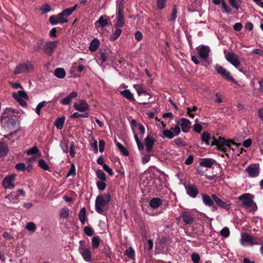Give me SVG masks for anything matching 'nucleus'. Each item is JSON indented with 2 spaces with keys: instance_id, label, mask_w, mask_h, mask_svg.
Masks as SVG:
<instances>
[{
  "instance_id": "nucleus-1",
  "label": "nucleus",
  "mask_w": 263,
  "mask_h": 263,
  "mask_svg": "<svg viewBox=\"0 0 263 263\" xmlns=\"http://www.w3.org/2000/svg\"><path fill=\"white\" fill-rule=\"evenodd\" d=\"M213 139V141L211 142V138L209 133L204 132L202 134L201 140L206 145H215L217 146L219 151H221L227 154V152H230L231 148V144L232 142L230 140H227L223 138L219 137L218 140L215 138Z\"/></svg>"
},
{
  "instance_id": "nucleus-2",
  "label": "nucleus",
  "mask_w": 263,
  "mask_h": 263,
  "mask_svg": "<svg viewBox=\"0 0 263 263\" xmlns=\"http://www.w3.org/2000/svg\"><path fill=\"white\" fill-rule=\"evenodd\" d=\"M111 199L110 193L103 195H99L95 200V210L97 213L100 214H103L105 206L108 205Z\"/></svg>"
},
{
  "instance_id": "nucleus-3",
  "label": "nucleus",
  "mask_w": 263,
  "mask_h": 263,
  "mask_svg": "<svg viewBox=\"0 0 263 263\" xmlns=\"http://www.w3.org/2000/svg\"><path fill=\"white\" fill-rule=\"evenodd\" d=\"M225 58L240 72H243L242 69L240 68L241 63L238 55L233 52H229L226 55Z\"/></svg>"
},
{
  "instance_id": "nucleus-4",
  "label": "nucleus",
  "mask_w": 263,
  "mask_h": 263,
  "mask_svg": "<svg viewBox=\"0 0 263 263\" xmlns=\"http://www.w3.org/2000/svg\"><path fill=\"white\" fill-rule=\"evenodd\" d=\"M33 69L34 67L31 62L27 61L17 65L14 70V73L18 74L22 73L29 72L33 70Z\"/></svg>"
},
{
  "instance_id": "nucleus-5",
  "label": "nucleus",
  "mask_w": 263,
  "mask_h": 263,
  "mask_svg": "<svg viewBox=\"0 0 263 263\" xmlns=\"http://www.w3.org/2000/svg\"><path fill=\"white\" fill-rule=\"evenodd\" d=\"M215 69L224 79L234 84L237 83L235 79L231 75V73L221 65H216L215 66Z\"/></svg>"
},
{
  "instance_id": "nucleus-6",
  "label": "nucleus",
  "mask_w": 263,
  "mask_h": 263,
  "mask_svg": "<svg viewBox=\"0 0 263 263\" xmlns=\"http://www.w3.org/2000/svg\"><path fill=\"white\" fill-rule=\"evenodd\" d=\"M180 133V128L179 126H176L174 128H171L170 129H165L162 132V134L160 136L162 139L168 138L172 139L175 136H178Z\"/></svg>"
},
{
  "instance_id": "nucleus-7",
  "label": "nucleus",
  "mask_w": 263,
  "mask_h": 263,
  "mask_svg": "<svg viewBox=\"0 0 263 263\" xmlns=\"http://www.w3.org/2000/svg\"><path fill=\"white\" fill-rule=\"evenodd\" d=\"M79 252L82 256L83 259L87 262H91L92 260V254L89 249L86 248L83 241H80Z\"/></svg>"
},
{
  "instance_id": "nucleus-8",
  "label": "nucleus",
  "mask_w": 263,
  "mask_h": 263,
  "mask_svg": "<svg viewBox=\"0 0 263 263\" xmlns=\"http://www.w3.org/2000/svg\"><path fill=\"white\" fill-rule=\"evenodd\" d=\"M12 96L21 106L23 107L27 106V103L25 101V99L27 100L29 97L25 92L23 91H18L17 92L13 93L12 94Z\"/></svg>"
},
{
  "instance_id": "nucleus-9",
  "label": "nucleus",
  "mask_w": 263,
  "mask_h": 263,
  "mask_svg": "<svg viewBox=\"0 0 263 263\" xmlns=\"http://www.w3.org/2000/svg\"><path fill=\"white\" fill-rule=\"evenodd\" d=\"M16 175L11 174L6 176L2 181L3 187L6 189H12L14 187L13 184L15 180Z\"/></svg>"
},
{
  "instance_id": "nucleus-10",
  "label": "nucleus",
  "mask_w": 263,
  "mask_h": 263,
  "mask_svg": "<svg viewBox=\"0 0 263 263\" xmlns=\"http://www.w3.org/2000/svg\"><path fill=\"white\" fill-rule=\"evenodd\" d=\"M181 217L184 222L186 225L192 224L195 221V216L190 211H182L181 214Z\"/></svg>"
},
{
  "instance_id": "nucleus-11",
  "label": "nucleus",
  "mask_w": 263,
  "mask_h": 263,
  "mask_svg": "<svg viewBox=\"0 0 263 263\" xmlns=\"http://www.w3.org/2000/svg\"><path fill=\"white\" fill-rule=\"evenodd\" d=\"M255 238L247 233H242L241 235L240 243L243 246H253L257 244L255 242Z\"/></svg>"
},
{
  "instance_id": "nucleus-12",
  "label": "nucleus",
  "mask_w": 263,
  "mask_h": 263,
  "mask_svg": "<svg viewBox=\"0 0 263 263\" xmlns=\"http://www.w3.org/2000/svg\"><path fill=\"white\" fill-rule=\"evenodd\" d=\"M238 199L242 202V205L245 208H250L253 204V197L250 194H243Z\"/></svg>"
},
{
  "instance_id": "nucleus-13",
  "label": "nucleus",
  "mask_w": 263,
  "mask_h": 263,
  "mask_svg": "<svg viewBox=\"0 0 263 263\" xmlns=\"http://www.w3.org/2000/svg\"><path fill=\"white\" fill-rule=\"evenodd\" d=\"M58 43V41H50L46 42L43 46V50L44 52L49 55H51L53 53L54 49L56 48Z\"/></svg>"
},
{
  "instance_id": "nucleus-14",
  "label": "nucleus",
  "mask_w": 263,
  "mask_h": 263,
  "mask_svg": "<svg viewBox=\"0 0 263 263\" xmlns=\"http://www.w3.org/2000/svg\"><path fill=\"white\" fill-rule=\"evenodd\" d=\"M74 109L81 112H87L89 109V105L85 100H80L78 102L73 104Z\"/></svg>"
},
{
  "instance_id": "nucleus-15",
  "label": "nucleus",
  "mask_w": 263,
  "mask_h": 263,
  "mask_svg": "<svg viewBox=\"0 0 263 263\" xmlns=\"http://www.w3.org/2000/svg\"><path fill=\"white\" fill-rule=\"evenodd\" d=\"M246 171L248 173L249 176L252 178L257 177L259 174V166L255 164L248 166L246 168Z\"/></svg>"
},
{
  "instance_id": "nucleus-16",
  "label": "nucleus",
  "mask_w": 263,
  "mask_h": 263,
  "mask_svg": "<svg viewBox=\"0 0 263 263\" xmlns=\"http://www.w3.org/2000/svg\"><path fill=\"white\" fill-rule=\"evenodd\" d=\"M210 51V49L208 46L201 45L198 47V55L203 60H205L209 57Z\"/></svg>"
},
{
  "instance_id": "nucleus-17",
  "label": "nucleus",
  "mask_w": 263,
  "mask_h": 263,
  "mask_svg": "<svg viewBox=\"0 0 263 263\" xmlns=\"http://www.w3.org/2000/svg\"><path fill=\"white\" fill-rule=\"evenodd\" d=\"M191 123L187 119L182 118L177 123V126H181L182 131L183 133L188 132L189 128L191 127Z\"/></svg>"
},
{
  "instance_id": "nucleus-18",
  "label": "nucleus",
  "mask_w": 263,
  "mask_h": 263,
  "mask_svg": "<svg viewBox=\"0 0 263 263\" xmlns=\"http://www.w3.org/2000/svg\"><path fill=\"white\" fill-rule=\"evenodd\" d=\"M146 147V151L149 152L152 151L153 145L156 142V140L154 137L151 135H148L144 140Z\"/></svg>"
},
{
  "instance_id": "nucleus-19",
  "label": "nucleus",
  "mask_w": 263,
  "mask_h": 263,
  "mask_svg": "<svg viewBox=\"0 0 263 263\" xmlns=\"http://www.w3.org/2000/svg\"><path fill=\"white\" fill-rule=\"evenodd\" d=\"M187 194L192 198H195L198 194V190L193 184H189L185 186Z\"/></svg>"
},
{
  "instance_id": "nucleus-20",
  "label": "nucleus",
  "mask_w": 263,
  "mask_h": 263,
  "mask_svg": "<svg viewBox=\"0 0 263 263\" xmlns=\"http://www.w3.org/2000/svg\"><path fill=\"white\" fill-rule=\"evenodd\" d=\"M212 197L213 198L214 201L219 207L227 210L231 208V205L230 204H228L226 202L222 201L216 195L213 194L212 195Z\"/></svg>"
},
{
  "instance_id": "nucleus-21",
  "label": "nucleus",
  "mask_w": 263,
  "mask_h": 263,
  "mask_svg": "<svg viewBox=\"0 0 263 263\" xmlns=\"http://www.w3.org/2000/svg\"><path fill=\"white\" fill-rule=\"evenodd\" d=\"M124 24V13L121 9H119L118 11L117 21L115 24L116 28H121Z\"/></svg>"
},
{
  "instance_id": "nucleus-22",
  "label": "nucleus",
  "mask_w": 263,
  "mask_h": 263,
  "mask_svg": "<svg viewBox=\"0 0 263 263\" xmlns=\"http://www.w3.org/2000/svg\"><path fill=\"white\" fill-rule=\"evenodd\" d=\"M77 97V92L73 91L70 93L66 97L61 100L60 103L64 105H69L71 103L72 99Z\"/></svg>"
},
{
  "instance_id": "nucleus-23",
  "label": "nucleus",
  "mask_w": 263,
  "mask_h": 263,
  "mask_svg": "<svg viewBox=\"0 0 263 263\" xmlns=\"http://www.w3.org/2000/svg\"><path fill=\"white\" fill-rule=\"evenodd\" d=\"M214 163H215V160L212 158H203L200 159L199 165L207 168H211Z\"/></svg>"
},
{
  "instance_id": "nucleus-24",
  "label": "nucleus",
  "mask_w": 263,
  "mask_h": 263,
  "mask_svg": "<svg viewBox=\"0 0 263 263\" xmlns=\"http://www.w3.org/2000/svg\"><path fill=\"white\" fill-rule=\"evenodd\" d=\"M78 217L82 224H85V222L88 220L86 215V209L85 208H82L80 210V211L79 212L78 214Z\"/></svg>"
},
{
  "instance_id": "nucleus-25",
  "label": "nucleus",
  "mask_w": 263,
  "mask_h": 263,
  "mask_svg": "<svg viewBox=\"0 0 263 263\" xmlns=\"http://www.w3.org/2000/svg\"><path fill=\"white\" fill-rule=\"evenodd\" d=\"M202 199L203 202L206 206H211L213 205L214 204V201H213L214 200H213V198L212 197L211 198L210 196H209L206 194H202Z\"/></svg>"
},
{
  "instance_id": "nucleus-26",
  "label": "nucleus",
  "mask_w": 263,
  "mask_h": 263,
  "mask_svg": "<svg viewBox=\"0 0 263 263\" xmlns=\"http://www.w3.org/2000/svg\"><path fill=\"white\" fill-rule=\"evenodd\" d=\"M19 195L14 193H11L9 195L5 197L6 200L12 202L13 203H16L18 202Z\"/></svg>"
},
{
  "instance_id": "nucleus-27",
  "label": "nucleus",
  "mask_w": 263,
  "mask_h": 263,
  "mask_svg": "<svg viewBox=\"0 0 263 263\" xmlns=\"http://www.w3.org/2000/svg\"><path fill=\"white\" fill-rule=\"evenodd\" d=\"M8 152V146L4 143L0 142V157H3L6 156Z\"/></svg>"
},
{
  "instance_id": "nucleus-28",
  "label": "nucleus",
  "mask_w": 263,
  "mask_h": 263,
  "mask_svg": "<svg viewBox=\"0 0 263 263\" xmlns=\"http://www.w3.org/2000/svg\"><path fill=\"white\" fill-rule=\"evenodd\" d=\"M162 203V200L157 197L152 199L149 202L150 206L153 209H157Z\"/></svg>"
},
{
  "instance_id": "nucleus-29",
  "label": "nucleus",
  "mask_w": 263,
  "mask_h": 263,
  "mask_svg": "<svg viewBox=\"0 0 263 263\" xmlns=\"http://www.w3.org/2000/svg\"><path fill=\"white\" fill-rule=\"evenodd\" d=\"M99 45V40L97 38H94L90 44L89 49L90 51L92 52L96 51L98 48Z\"/></svg>"
},
{
  "instance_id": "nucleus-30",
  "label": "nucleus",
  "mask_w": 263,
  "mask_h": 263,
  "mask_svg": "<svg viewBox=\"0 0 263 263\" xmlns=\"http://www.w3.org/2000/svg\"><path fill=\"white\" fill-rule=\"evenodd\" d=\"M79 5L76 4L73 7L68 8L65 10H64L61 13L65 16L66 18L70 16L73 12L78 7Z\"/></svg>"
},
{
  "instance_id": "nucleus-31",
  "label": "nucleus",
  "mask_w": 263,
  "mask_h": 263,
  "mask_svg": "<svg viewBox=\"0 0 263 263\" xmlns=\"http://www.w3.org/2000/svg\"><path fill=\"white\" fill-rule=\"evenodd\" d=\"M54 74L59 79H63L66 76V72L62 68H57L54 71Z\"/></svg>"
},
{
  "instance_id": "nucleus-32",
  "label": "nucleus",
  "mask_w": 263,
  "mask_h": 263,
  "mask_svg": "<svg viewBox=\"0 0 263 263\" xmlns=\"http://www.w3.org/2000/svg\"><path fill=\"white\" fill-rule=\"evenodd\" d=\"M121 94L125 97L126 99L129 101H135V99L133 94L129 89H125L120 92Z\"/></svg>"
},
{
  "instance_id": "nucleus-33",
  "label": "nucleus",
  "mask_w": 263,
  "mask_h": 263,
  "mask_svg": "<svg viewBox=\"0 0 263 263\" xmlns=\"http://www.w3.org/2000/svg\"><path fill=\"white\" fill-rule=\"evenodd\" d=\"M108 24V20L104 19L103 16L100 17L99 19L95 23V25L96 27L98 25H100L101 27H105Z\"/></svg>"
},
{
  "instance_id": "nucleus-34",
  "label": "nucleus",
  "mask_w": 263,
  "mask_h": 263,
  "mask_svg": "<svg viewBox=\"0 0 263 263\" xmlns=\"http://www.w3.org/2000/svg\"><path fill=\"white\" fill-rule=\"evenodd\" d=\"M65 120V118L64 117H62L57 119L55 121L54 125L58 129H61L63 127Z\"/></svg>"
},
{
  "instance_id": "nucleus-35",
  "label": "nucleus",
  "mask_w": 263,
  "mask_h": 263,
  "mask_svg": "<svg viewBox=\"0 0 263 263\" xmlns=\"http://www.w3.org/2000/svg\"><path fill=\"white\" fill-rule=\"evenodd\" d=\"M171 242L172 240L168 237H164L159 240V243L162 248L166 247Z\"/></svg>"
},
{
  "instance_id": "nucleus-36",
  "label": "nucleus",
  "mask_w": 263,
  "mask_h": 263,
  "mask_svg": "<svg viewBox=\"0 0 263 263\" xmlns=\"http://www.w3.org/2000/svg\"><path fill=\"white\" fill-rule=\"evenodd\" d=\"M122 30L120 28H116V29L112 33L110 37V41H115L117 40L121 35Z\"/></svg>"
},
{
  "instance_id": "nucleus-37",
  "label": "nucleus",
  "mask_w": 263,
  "mask_h": 263,
  "mask_svg": "<svg viewBox=\"0 0 263 263\" xmlns=\"http://www.w3.org/2000/svg\"><path fill=\"white\" fill-rule=\"evenodd\" d=\"M69 215V210L67 207L63 208L60 211L59 214L60 218H67Z\"/></svg>"
},
{
  "instance_id": "nucleus-38",
  "label": "nucleus",
  "mask_w": 263,
  "mask_h": 263,
  "mask_svg": "<svg viewBox=\"0 0 263 263\" xmlns=\"http://www.w3.org/2000/svg\"><path fill=\"white\" fill-rule=\"evenodd\" d=\"M229 2L233 8L238 10L240 7L241 2V0H228Z\"/></svg>"
},
{
  "instance_id": "nucleus-39",
  "label": "nucleus",
  "mask_w": 263,
  "mask_h": 263,
  "mask_svg": "<svg viewBox=\"0 0 263 263\" xmlns=\"http://www.w3.org/2000/svg\"><path fill=\"white\" fill-rule=\"evenodd\" d=\"M96 173L97 178L99 179V180L106 181L105 174L102 170L98 169Z\"/></svg>"
},
{
  "instance_id": "nucleus-40",
  "label": "nucleus",
  "mask_w": 263,
  "mask_h": 263,
  "mask_svg": "<svg viewBox=\"0 0 263 263\" xmlns=\"http://www.w3.org/2000/svg\"><path fill=\"white\" fill-rule=\"evenodd\" d=\"M105 182L106 181L102 180H98L96 182V185L99 190L102 191L105 189L106 187V184Z\"/></svg>"
},
{
  "instance_id": "nucleus-41",
  "label": "nucleus",
  "mask_w": 263,
  "mask_h": 263,
  "mask_svg": "<svg viewBox=\"0 0 263 263\" xmlns=\"http://www.w3.org/2000/svg\"><path fill=\"white\" fill-rule=\"evenodd\" d=\"M88 117V112H84L83 114H80L79 112H76L71 115V118H75V119H78V118H87Z\"/></svg>"
},
{
  "instance_id": "nucleus-42",
  "label": "nucleus",
  "mask_w": 263,
  "mask_h": 263,
  "mask_svg": "<svg viewBox=\"0 0 263 263\" xmlns=\"http://www.w3.org/2000/svg\"><path fill=\"white\" fill-rule=\"evenodd\" d=\"M100 239L99 236H94L92 239V246L93 248L97 249L100 245Z\"/></svg>"
},
{
  "instance_id": "nucleus-43",
  "label": "nucleus",
  "mask_w": 263,
  "mask_h": 263,
  "mask_svg": "<svg viewBox=\"0 0 263 263\" xmlns=\"http://www.w3.org/2000/svg\"><path fill=\"white\" fill-rule=\"evenodd\" d=\"M221 6L222 8V12L223 13H227L228 14L231 13V8L227 4L226 2L223 1V3L221 4Z\"/></svg>"
},
{
  "instance_id": "nucleus-44",
  "label": "nucleus",
  "mask_w": 263,
  "mask_h": 263,
  "mask_svg": "<svg viewBox=\"0 0 263 263\" xmlns=\"http://www.w3.org/2000/svg\"><path fill=\"white\" fill-rule=\"evenodd\" d=\"M39 166L42 169L45 171L49 170V167L46 161L43 159H40L39 160Z\"/></svg>"
},
{
  "instance_id": "nucleus-45",
  "label": "nucleus",
  "mask_w": 263,
  "mask_h": 263,
  "mask_svg": "<svg viewBox=\"0 0 263 263\" xmlns=\"http://www.w3.org/2000/svg\"><path fill=\"white\" fill-rule=\"evenodd\" d=\"M116 145L118 149L124 156H127L129 155L128 151L121 143L117 142Z\"/></svg>"
},
{
  "instance_id": "nucleus-46",
  "label": "nucleus",
  "mask_w": 263,
  "mask_h": 263,
  "mask_svg": "<svg viewBox=\"0 0 263 263\" xmlns=\"http://www.w3.org/2000/svg\"><path fill=\"white\" fill-rule=\"evenodd\" d=\"M26 229L29 231L34 232L36 229V227L35 223L30 222L27 223Z\"/></svg>"
},
{
  "instance_id": "nucleus-47",
  "label": "nucleus",
  "mask_w": 263,
  "mask_h": 263,
  "mask_svg": "<svg viewBox=\"0 0 263 263\" xmlns=\"http://www.w3.org/2000/svg\"><path fill=\"white\" fill-rule=\"evenodd\" d=\"M173 142L175 143V144L179 147L185 146L187 145L186 142L183 141L180 138H177L175 139Z\"/></svg>"
},
{
  "instance_id": "nucleus-48",
  "label": "nucleus",
  "mask_w": 263,
  "mask_h": 263,
  "mask_svg": "<svg viewBox=\"0 0 263 263\" xmlns=\"http://www.w3.org/2000/svg\"><path fill=\"white\" fill-rule=\"evenodd\" d=\"M84 232L85 234L88 236H91L94 234V231L93 229L89 226H86L84 227Z\"/></svg>"
},
{
  "instance_id": "nucleus-49",
  "label": "nucleus",
  "mask_w": 263,
  "mask_h": 263,
  "mask_svg": "<svg viewBox=\"0 0 263 263\" xmlns=\"http://www.w3.org/2000/svg\"><path fill=\"white\" fill-rule=\"evenodd\" d=\"M90 146L93 149V152L97 154L98 152L97 141L92 139L90 141Z\"/></svg>"
},
{
  "instance_id": "nucleus-50",
  "label": "nucleus",
  "mask_w": 263,
  "mask_h": 263,
  "mask_svg": "<svg viewBox=\"0 0 263 263\" xmlns=\"http://www.w3.org/2000/svg\"><path fill=\"white\" fill-rule=\"evenodd\" d=\"M58 20L59 21V23L64 24L68 22V20L66 17L63 15L62 13H60L58 14Z\"/></svg>"
},
{
  "instance_id": "nucleus-51",
  "label": "nucleus",
  "mask_w": 263,
  "mask_h": 263,
  "mask_svg": "<svg viewBox=\"0 0 263 263\" xmlns=\"http://www.w3.org/2000/svg\"><path fill=\"white\" fill-rule=\"evenodd\" d=\"M220 233L221 236L225 238L228 237L230 233L229 229L227 227H225L220 231Z\"/></svg>"
},
{
  "instance_id": "nucleus-52",
  "label": "nucleus",
  "mask_w": 263,
  "mask_h": 263,
  "mask_svg": "<svg viewBox=\"0 0 263 263\" xmlns=\"http://www.w3.org/2000/svg\"><path fill=\"white\" fill-rule=\"evenodd\" d=\"M166 0H157V7L158 9H163L166 5Z\"/></svg>"
},
{
  "instance_id": "nucleus-53",
  "label": "nucleus",
  "mask_w": 263,
  "mask_h": 263,
  "mask_svg": "<svg viewBox=\"0 0 263 263\" xmlns=\"http://www.w3.org/2000/svg\"><path fill=\"white\" fill-rule=\"evenodd\" d=\"M125 254L128 258H133L135 256V251L132 248L130 247L126 250Z\"/></svg>"
},
{
  "instance_id": "nucleus-54",
  "label": "nucleus",
  "mask_w": 263,
  "mask_h": 263,
  "mask_svg": "<svg viewBox=\"0 0 263 263\" xmlns=\"http://www.w3.org/2000/svg\"><path fill=\"white\" fill-rule=\"evenodd\" d=\"M134 87L135 88L137 93L139 96H140L143 93H146V90L144 87L139 86H135Z\"/></svg>"
},
{
  "instance_id": "nucleus-55",
  "label": "nucleus",
  "mask_w": 263,
  "mask_h": 263,
  "mask_svg": "<svg viewBox=\"0 0 263 263\" xmlns=\"http://www.w3.org/2000/svg\"><path fill=\"white\" fill-rule=\"evenodd\" d=\"M14 113V110L11 108H7L4 110L3 113V116L4 118H7L9 115L12 116V114Z\"/></svg>"
},
{
  "instance_id": "nucleus-56",
  "label": "nucleus",
  "mask_w": 263,
  "mask_h": 263,
  "mask_svg": "<svg viewBox=\"0 0 263 263\" xmlns=\"http://www.w3.org/2000/svg\"><path fill=\"white\" fill-rule=\"evenodd\" d=\"M39 151L37 147L35 146L32 147L31 148L28 149L26 151V154L28 155H32L36 154Z\"/></svg>"
},
{
  "instance_id": "nucleus-57",
  "label": "nucleus",
  "mask_w": 263,
  "mask_h": 263,
  "mask_svg": "<svg viewBox=\"0 0 263 263\" xmlns=\"http://www.w3.org/2000/svg\"><path fill=\"white\" fill-rule=\"evenodd\" d=\"M58 18L57 15V16L52 15L49 17V21L51 25H57L58 24H59V22H58L59 21L58 20Z\"/></svg>"
},
{
  "instance_id": "nucleus-58",
  "label": "nucleus",
  "mask_w": 263,
  "mask_h": 263,
  "mask_svg": "<svg viewBox=\"0 0 263 263\" xmlns=\"http://www.w3.org/2000/svg\"><path fill=\"white\" fill-rule=\"evenodd\" d=\"M191 258L194 263H198L200 258L199 255L197 253H193L191 255Z\"/></svg>"
},
{
  "instance_id": "nucleus-59",
  "label": "nucleus",
  "mask_w": 263,
  "mask_h": 263,
  "mask_svg": "<svg viewBox=\"0 0 263 263\" xmlns=\"http://www.w3.org/2000/svg\"><path fill=\"white\" fill-rule=\"evenodd\" d=\"M76 175V168L73 164L71 165V166L66 175V177H68L70 176H74Z\"/></svg>"
},
{
  "instance_id": "nucleus-60",
  "label": "nucleus",
  "mask_w": 263,
  "mask_h": 263,
  "mask_svg": "<svg viewBox=\"0 0 263 263\" xmlns=\"http://www.w3.org/2000/svg\"><path fill=\"white\" fill-rule=\"evenodd\" d=\"M15 168L20 171H24L26 170V165L23 163H19L15 165Z\"/></svg>"
},
{
  "instance_id": "nucleus-61",
  "label": "nucleus",
  "mask_w": 263,
  "mask_h": 263,
  "mask_svg": "<svg viewBox=\"0 0 263 263\" xmlns=\"http://www.w3.org/2000/svg\"><path fill=\"white\" fill-rule=\"evenodd\" d=\"M103 168L105 172H106L109 175V176H112L114 175L112 170L108 165H103Z\"/></svg>"
},
{
  "instance_id": "nucleus-62",
  "label": "nucleus",
  "mask_w": 263,
  "mask_h": 263,
  "mask_svg": "<svg viewBox=\"0 0 263 263\" xmlns=\"http://www.w3.org/2000/svg\"><path fill=\"white\" fill-rule=\"evenodd\" d=\"M177 9L176 8V7H174L172 10L171 18H169L168 20L170 21H175L177 18Z\"/></svg>"
},
{
  "instance_id": "nucleus-63",
  "label": "nucleus",
  "mask_w": 263,
  "mask_h": 263,
  "mask_svg": "<svg viewBox=\"0 0 263 263\" xmlns=\"http://www.w3.org/2000/svg\"><path fill=\"white\" fill-rule=\"evenodd\" d=\"M41 11L43 14H45L51 11V7L50 5L46 4L41 9Z\"/></svg>"
},
{
  "instance_id": "nucleus-64",
  "label": "nucleus",
  "mask_w": 263,
  "mask_h": 263,
  "mask_svg": "<svg viewBox=\"0 0 263 263\" xmlns=\"http://www.w3.org/2000/svg\"><path fill=\"white\" fill-rule=\"evenodd\" d=\"M202 129V126L196 123L193 126V130L197 133H200Z\"/></svg>"
}]
</instances>
